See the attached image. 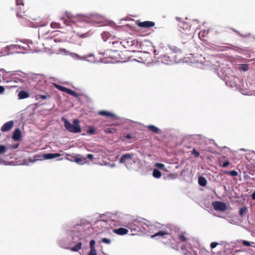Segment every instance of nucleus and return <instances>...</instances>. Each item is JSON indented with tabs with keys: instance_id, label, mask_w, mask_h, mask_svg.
<instances>
[{
	"instance_id": "f257e3e1",
	"label": "nucleus",
	"mask_w": 255,
	"mask_h": 255,
	"mask_svg": "<svg viewBox=\"0 0 255 255\" xmlns=\"http://www.w3.org/2000/svg\"><path fill=\"white\" fill-rule=\"evenodd\" d=\"M62 121L64 123L65 128L70 132L73 133H79L81 131V127L79 125V121L78 119L74 120L73 124H71L67 119L63 118Z\"/></svg>"
},
{
	"instance_id": "f03ea898",
	"label": "nucleus",
	"mask_w": 255,
	"mask_h": 255,
	"mask_svg": "<svg viewBox=\"0 0 255 255\" xmlns=\"http://www.w3.org/2000/svg\"><path fill=\"white\" fill-rule=\"evenodd\" d=\"M133 154L132 153H126L123 154L120 159V163H123L128 168H130L133 163H135V161L133 159Z\"/></svg>"
},
{
	"instance_id": "7ed1b4c3",
	"label": "nucleus",
	"mask_w": 255,
	"mask_h": 255,
	"mask_svg": "<svg viewBox=\"0 0 255 255\" xmlns=\"http://www.w3.org/2000/svg\"><path fill=\"white\" fill-rule=\"evenodd\" d=\"M66 15L68 18L73 23H76L78 21L86 22L90 21L89 17L85 15L78 14L74 16L69 12H66Z\"/></svg>"
},
{
	"instance_id": "20e7f679",
	"label": "nucleus",
	"mask_w": 255,
	"mask_h": 255,
	"mask_svg": "<svg viewBox=\"0 0 255 255\" xmlns=\"http://www.w3.org/2000/svg\"><path fill=\"white\" fill-rule=\"evenodd\" d=\"M212 206L216 211L224 212L227 210L226 205L220 201H215L212 203Z\"/></svg>"
},
{
	"instance_id": "39448f33",
	"label": "nucleus",
	"mask_w": 255,
	"mask_h": 255,
	"mask_svg": "<svg viewBox=\"0 0 255 255\" xmlns=\"http://www.w3.org/2000/svg\"><path fill=\"white\" fill-rule=\"evenodd\" d=\"M180 31L182 33H186L191 30V25L188 22L181 21L178 24Z\"/></svg>"
},
{
	"instance_id": "423d86ee",
	"label": "nucleus",
	"mask_w": 255,
	"mask_h": 255,
	"mask_svg": "<svg viewBox=\"0 0 255 255\" xmlns=\"http://www.w3.org/2000/svg\"><path fill=\"white\" fill-rule=\"evenodd\" d=\"M14 125V123L12 121H10L5 123L0 128V130L2 132H6L8 131L11 129L13 128Z\"/></svg>"
},
{
	"instance_id": "0eeeda50",
	"label": "nucleus",
	"mask_w": 255,
	"mask_h": 255,
	"mask_svg": "<svg viewBox=\"0 0 255 255\" xmlns=\"http://www.w3.org/2000/svg\"><path fill=\"white\" fill-rule=\"evenodd\" d=\"M137 25L142 28H150L155 25V23L150 21H145L143 22H138Z\"/></svg>"
},
{
	"instance_id": "6e6552de",
	"label": "nucleus",
	"mask_w": 255,
	"mask_h": 255,
	"mask_svg": "<svg viewBox=\"0 0 255 255\" xmlns=\"http://www.w3.org/2000/svg\"><path fill=\"white\" fill-rule=\"evenodd\" d=\"M117 53V50H107L104 53V56L106 58L114 59L116 56V54Z\"/></svg>"
},
{
	"instance_id": "1a4fd4ad",
	"label": "nucleus",
	"mask_w": 255,
	"mask_h": 255,
	"mask_svg": "<svg viewBox=\"0 0 255 255\" xmlns=\"http://www.w3.org/2000/svg\"><path fill=\"white\" fill-rule=\"evenodd\" d=\"M21 137V132L19 128H16L14 131H13V133L12 135V138L14 140L16 141H19L20 140Z\"/></svg>"
},
{
	"instance_id": "9d476101",
	"label": "nucleus",
	"mask_w": 255,
	"mask_h": 255,
	"mask_svg": "<svg viewBox=\"0 0 255 255\" xmlns=\"http://www.w3.org/2000/svg\"><path fill=\"white\" fill-rule=\"evenodd\" d=\"M44 81V77L41 74H33V83L38 84Z\"/></svg>"
},
{
	"instance_id": "9b49d317",
	"label": "nucleus",
	"mask_w": 255,
	"mask_h": 255,
	"mask_svg": "<svg viewBox=\"0 0 255 255\" xmlns=\"http://www.w3.org/2000/svg\"><path fill=\"white\" fill-rule=\"evenodd\" d=\"M113 232L119 235H124L127 234L128 232V231L126 228H120L118 229H114L113 230Z\"/></svg>"
},
{
	"instance_id": "f8f14e48",
	"label": "nucleus",
	"mask_w": 255,
	"mask_h": 255,
	"mask_svg": "<svg viewBox=\"0 0 255 255\" xmlns=\"http://www.w3.org/2000/svg\"><path fill=\"white\" fill-rule=\"evenodd\" d=\"M169 233L167 231H158L154 234L151 235L150 237L154 238L158 236L164 237L165 236L168 235Z\"/></svg>"
},
{
	"instance_id": "ddd939ff",
	"label": "nucleus",
	"mask_w": 255,
	"mask_h": 255,
	"mask_svg": "<svg viewBox=\"0 0 255 255\" xmlns=\"http://www.w3.org/2000/svg\"><path fill=\"white\" fill-rule=\"evenodd\" d=\"M59 156L60 154L59 153H47L44 154L43 157L45 159H49L59 157Z\"/></svg>"
},
{
	"instance_id": "4468645a",
	"label": "nucleus",
	"mask_w": 255,
	"mask_h": 255,
	"mask_svg": "<svg viewBox=\"0 0 255 255\" xmlns=\"http://www.w3.org/2000/svg\"><path fill=\"white\" fill-rule=\"evenodd\" d=\"M98 114L100 116H105V117H113L115 116L114 114H113L112 113H111L110 112L106 111H99Z\"/></svg>"
},
{
	"instance_id": "2eb2a0df",
	"label": "nucleus",
	"mask_w": 255,
	"mask_h": 255,
	"mask_svg": "<svg viewBox=\"0 0 255 255\" xmlns=\"http://www.w3.org/2000/svg\"><path fill=\"white\" fill-rule=\"evenodd\" d=\"M82 248V243H78L75 246L70 248V250L73 252H78Z\"/></svg>"
},
{
	"instance_id": "dca6fc26",
	"label": "nucleus",
	"mask_w": 255,
	"mask_h": 255,
	"mask_svg": "<svg viewBox=\"0 0 255 255\" xmlns=\"http://www.w3.org/2000/svg\"><path fill=\"white\" fill-rule=\"evenodd\" d=\"M147 128L149 130L152 131L154 133H158L160 131V130L158 128L153 125L148 126Z\"/></svg>"
},
{
	"instance_id": "f3484780",
	"label": "nucleus",
	"mask_w": 255,
	"mask_h": 255,
	"mask_svg": "<svg viewBox=\"0 0 255 255\" xmlns=\"http://www.w3.org/2000/svg\"><path fill=\"white\" fill-rule=\"evenodd\" d=\"M18 96L19 99H23L28 97L29 95L27 92L24 91H21L19 92Z\"/></svg>"
},
{
	"instance_id": "a211bd4d",
	"label": "nucleus",
	"mask_w": 255,
	"mask_h": 255,
	"mask_svg": "<svg viewBox=\"0 0 255 255\" xmlns=\"http://www.w3.org/2000/svg\"><path fill=\"white\" fill-rule=\"evenodd\" d=\"M65 93H66L71 96H73V97H74L75 98H79V94H78V93L75 92L74 91H73L70 89H68L67 88Z\"/></svg>"
},
{
	"instance_id": "6ab92c4d",
	"label": "nucleus",
	"mask_w": 255,
	"mask_h": 255,
	"mask_svg": "<svg viewBox=\"0 0 255 255\" xmlns=\"http://www.w3.org/2000/svg\"><path fill=\"white\" fill-rule=\"evenodd\" d=\"M50 98V96L48 94H46L45 95H37L35 96V99L37 100H44L47 99H49Z\"/></svg>"
},
{
	"instance_id": "aec40b11",
	"label": "nucleus",
	"mask_w": 255,
	"mask_h": 255,
	"mask_svg": "<svg viewBox=\"0 0 255 255\" xmlns=\"http://www.w3.org/2000/svg\"><path fill=\"white\" fill-rule=\"evenodd\" d=\"M186 235L187 234H186V233H184L182 234L178 235V239L180 240L181 242L183 243L187 241L188 238L186 236Z\"/></svg>"
},
{
	"instance_id": "412c9836",
	"label": "nucleus",
	"mask_w": 255,
	"mask_h": 255,
	"mask_svg": "<svg viewBox=\"0 0 255 255\" xmlns=\"http://www.w3.org/2000/svg\"><path fill=\"white\" fill-rule=\"evenodd\" d=\"M198 183L200 185L205 186L207 184V180L204 177H200L198 178Z\"/></svg>"
},
{
	"instance_id": "4be33fe9",
	"label": "nucleus",
	"mask_w": 255,
	"mask_h": 255,
	"mask_svg": "<svg viewBox=\"0 0 255 255\" xmlns=\"http://www.w3.org/2000/svg\"><path fill=\"white\" fill-rule=\"evenodd\" d=\"M153 176L156 178H159L161 176V173L159 170L155 169L153 171Z\"/></svg>"
},
{
	"instance_id": "5701e85b",
	"label": "nucleus",
	"mask_w": 255,
	"mask_h": 255,
	"mask_svg": "<svg viewBox=\"0 0 255 255\" xmlns=\"http://www.w3.org/2000/svg\"><path fill=\"white\" fill-rule=\"evenodd\" d=\"M248 211L247 208L246 207H243L240 209V210L239 211V214L240 216H243L245 214L247 213Z\"/></svg>"
},
{
	"instance_id": "b1692460",
	"label": "nucleus",
	"mask_w": 255,
	"mask_h": 255,
	"mask_svg": "<svg viewBox=\"0 0 255 255\" xmlns=\"http://www.w3.org/2000/svg\"><path fill=\"white\" fill-rule=\"evenodd\" d=\"M224 173L227 175H230L232 176H237L238 175V172L235 170L232 171H226L224 172Z\"/></svg>"
},
{
	"instance_id": "393cba45",
	"label": "nucleus",
	"mask_w": 255,
	"mask_h": 255,
	"mask_svg": "<svg viewBox=\"0 0 255 255\" xmlns=\"http://www.w3.org/2000/svg\"><path fill=\"white\" fill-rule=\"evenodd\" d=\"M170 49L175 53H182V51L181 49L178 48L177 47L174 46H170Z\"/></svg>"
},
{
	"instance_id": "a878e982",
	"label": "nucleus",
	"mask_w": 255,
	"mask_h": 255,
	"mask_svg": "<svg viewBox=\"0 0 255 255\" xmlns=\"http://www.w3.org/2000/svg\"><path fill=\"white\" fill-rule=\"evenodd\" d=\"M240 69L243 71H247L249 69V65L247 64H242L240 65Z\"/></svg>"
},
{
	"instance_id": "bb28decb",
	"label": "nucleus",
	"mask_w": 255,
	"mask_h": 255,
	"mask_svg": "<svg viewBox=\"0 0 255 255\" xmlns=\"http://www.w3.org/2000/svg\"><path fill=\"white\" fill-rule=\"evenodd\" d=\"M54 86L57 89L59 90L62 92H65L66 91L67 88L65 87L56 84H54Z\"/></svg>"
},
{
	"instance_id": "cd10ccee",
	"label": "nucleus",
	"mask_w": 255,
	"mask_h": 255,
	"mask_svg": "<svg viewBox=\"0 0 255 255\" xmlns=\"http://www.w3.org/2000/svg\"><path fill=\"white\" fill-rule=\"evenodd\" d=\"M87 133L90 134H95L97 133L95 128L94 127H90L87 130Z\"/></svg>"
},
{
	"instance_id": "c85d7f7f",
	"label": "nucleus",
	"mask_w": 255,
	"mask_h": 255,
	"mask_svg": "<svg viewBox=\"0 0 255 255\" xmlns=\"http://www.w3.org/2000/svg\"><path fill=\"white\" fill-rule=\"evenodd\" d=\"M155 166L159 169H162L163 170H165L164 169L165 165L161 163H156L155 164Z\"/></svg>"
},
{
	"instance_id": "c756f323",
	"label": "nucleus",
	"mask_w": 255,
	"mask_h": 255,
	"mask_svg": "<svg viewBox=\"0 0 255 255\" xmlns=\"http://www.w3.org/2000/svg\"><path fill=\"white\" fill-rule=\"evenodd\" d=\"M6 151V147L4 145H0V154H3Z\"/></svg>"
},
{
	"instance_id": "7c9ffc66",
	"label": "nucleus",
	"mask_w": 255,
	"mask_h": 255,
	"mask_svg": "<svg viewBox=\"0 0 255 255\" xmlns=\"http://www.w3.org/2000/svg\"><path fill=\"white\" fill-rule=\"evenodd\" d=\"M110 43H112L113 45H115V47H120L121 45V42L118 40H115L112 42L110 41Z\"/></svg>"
},
{
	"instance_id": "2f4dec72",
	"label": "nucleus",
	"mask_w": 255,
	"mask_h": 255,
	"mask_svg": "<svg viewBox=\"0 0 255 255\" xmlns=\"http://www.w3.org/2000/svg\"><path fill=\"white\" fill-rule=\"evenodd\" d=\"M177 176V174L176 173H170L168 174L167 177L170 179H175Z\"/></svg>"
},
{
	"instance_id": "473e14b6",
	"label": "nucleus",
	"mask_w": 255,
	"mask_h": 255,
	"mask_svg": "<svg viewBox=\"0 0 255 255\" xmlns=\"http://www.w3.org/2000/svg\"><path fill=\"white\" fill-rule=\"evenodd\" d=\"M241 243L242 244L246 246V247H250L251 246V243L247 241H245V240H242L241 241Z\"/></svg>"
},
{
	"instance_id": "72a5a7b5",
	"label": "nucleus",
	"mask_w": 255,
	"mask_h": 255,
	"mask_svg": "<svg viewBox=\"0 0 255 255\" xmlns=\"http://www.w3.org/2000/svg\"><path fill=\"white\" fill-rule=\"evenodd\" d=\"M208 34V32H206L205 30L200 31L199 33V37L201 38V37L205 36L206 34Z\"/></svg>"
},
{
	"instance_id": "f704fd0d",
	"label": "nucleus",
	"mask_w": 255,
	"mask_h": 255,
	"mask_svg": "<svg viewBox=\"0 0 255 255\" xmlns=\"http://www.w3.org/2000/svg\"><path fill=\"white\" fill-rule=\"evenodd\" d=\"M95 241L94 240H91L90 242V249H95Z\"/></svg>"
},
{
	"instance_id": "c9c22d12",
	"label": "nucleus",
	"mask_w": 255,
	"mask_h": 255,
	"mask_svg": "<svg viewBox=\"0 0 255 255\" xmlns=\"http://www.w3.org/2000/svg\"><path fill=\"white\" fill-rule=\"evenodd\" d=\"M192 154H194L195 157H198L200 155V153L195 149H193L192 151Z\"/></svg>"
},
{
	"instance_id": "e433bc0d",
	"label": "nucleus",
	"mask_w": 255,
	"mask_h": 255,
	"mask_svg": "<svg viewBox=\"0 0 255 255\" xmlns=\"http://www.w3.org/2000/svg\"><path fill=\"white\" fill-rule=\"evenodd\" d=\"M109 33L108 32H106L102 33V38L104 41H106V40L108 38V37L109 36Z\"/></svg>"
},
{
	"instance_id": "4c0bfd02",
	"label": "nucleus",
	"mask_w": 255,
	"mask_h": 255,
	"mask_svg": "<svg viewBox=\"0 0 255 255\" xmlns=\"http://www.w3.org/2000/svg\"><path fill=\"white\" fill-rule=\"evenodd\" d=\"M114 130H115V129L113 128H107L105 129V132L107 133H111L114 132Z\"/></svg>"
},
{
	"instance_id": "58836bf2",
	"label": "nucleus",
	"mask_w": 255,
	"mask_h": 255,
	"mask_svg": "<svg viewBox=\"0 0 255 255\" xmlns=\"http://www.w3.org/2000/svg\"><path fill=\"white\" fill-rule=\"evenodd\" d=\"M102 242L107 244H110L111 243V240L107 238H102Z\"/></svg>"
},
{
	"instance_id": "ea45409f",
	"label": "nucleus",
	"mask_w": 255,
	"mask_h": 255,
	"mask_svg": "<svg viewBox=\"0 0 255 255\" xmlns=\"http://www.w3.org/2000/svg\"><path fill=\"white\" fill-rule=\"evenodd\" d=\"M161 61L163 62V61H169V57L168 56H166V55H163L160 57Z\"/></svg>"
},
{
	"instance_id": "a19ab883",
	"label": "nucleus",
	"mask_w": 255,
	"mask_h": 255,
	"mask_svg": "<svg viewBox=\"0 0 255 255\" xmlns=\"http://www.w3.org/2000/svg\"><path fill=\"white\" fill-rule=\"evenodd\" d=\"M54 41L56 43H57V42H62L63 41V38H60V37H58V38H54V39H53Z\"/></svg>"
},
{
	"instance_id": "79ce46f5",
	"label": "nucleus",
	"mask_w": 255,
	"mask_h": 255,
	"mask_svg": "<svg viewBox=\"0 0 255 255\" xmlns=\"http://www.w3.org/2000/svg\"><path fill=\"white\" fill-rule=\"evenodd\" d=\"M89 255H97L96 249H90Z\"/></svg>"
},
{
	"instance_id": "37998d69",
	"label": "nucleus",
	"mask_w": 255,
	"mask_h": 255,
	"mask_svg": "<svg viewBox=\"0 0 255 255\" xmlns=\"http://www.w3.org/2000/svg\"><path fill=\"white\" fill-rule=\"evenodd\" d=\"M78 35L80 38H86V37H87L88 36V33H84V34H79V33H78Z\"/></svg>"
},
{
	"instance_id": "c03bdc74",
	"label": "nucleus",
	"mask_w": 255,
	"mask_h": 255,
	"mask_svg": "<svg viewBox=\"0 0 255 255\" xmlns=\"http://www.w3.org/2000/svg\"><path fill=\"white\" fill-rule=\"evenodd\" d=\"M51 27H53V28H59V24L58 23H54V22H52L51 24Z\"/></svg>"
},
{
	"instance_id": "a18cd8bd",
	"label": "nucleus",
	"mask_w": 255,
	"mask_h": 255,
	"mask_svg": "<svg viewBox=\"0 0 255 255\" xmlns=\"http://www.w3.org/2000/svg\"><path fill=\"white\" fill-rule=\"evenodd\" d=\"M15 1H16V3L17 5L21 4L22 6H23L24 4L23 2V0H15Z\"/></svg>"
},
{
	"instance_id": "49530a36",
	"label": "nucleus",
	"mask_w": 255,
	"mask_h": 255,
	"mask_svg": "<svg viewBox=\"0 0 255 255\" xmlns=\"http://www.w3.org/2000/svg\"><path fill=\"white\" fill-rule=\"evenodd\" d=\"M18 146H19V144L17 143V144H13V145H10L9 147H10V148H12V149H16L18 147Z\"/></svg>"
},
{
	"instance_id": "de8ad7c7",
	"label": "nucleus",
	"mask_w": 255,
	"mask_h": 255,
	"mask_svg": "<svg viewBox=\"0 0 255 255\" xmlns=\"http://www.w3.org/2000/svg\"><path fill=\"white\" fill-rule=\"evenodd\" d=\"M218 245V243L216 242H212L211 245L210 247L212 249L215 248L217 245Z\"/></svg>"
},
{
	"instance_id": "09e8293b",
	"label": "nucleus",
	"mask_w": 255,
	"mask_h": 255,
	"mask_svg": "<svg viewBox=\"0 0 255 255\" xmlns=\"http://www.w3.org/2000/svg\"><path fill=\"white\" fill-rule=\"evenodd\" d=\"M230 163L229 162V161H227L224 162L223 163L222 165H221V166H222V167H227V166L229 165H230Z\"/></svg>"
},
{
	"instance_id": "8fccbe9b",
	"label": "nucleus",
	"mask_w": 255,
	"mask_h": 255,
	"mask_svg": "<svg viewBox=\"0 0 255 255\" xmlns=\"http://www.w3.org/2000/svg\"><path fill=\"white\" fill-rule=\"evenodd\" d=\"M124 137L126 138L130 139L132 138V134L128 133L127 134H124Z\"/></svg>"
},
{
	"instance_id": "3c124183",
	"label": "nucleus",
	"mask_w": 255,
	"mask_h": 255,
	"mask_svg": "<svg viewBox=\"0 0 255 255\" xmlns=\"http://www.w3.org/2000/svg\"><path fill=\"white\" fill-rule=\"evenodd\" d=\"M25 12L24 11H23V14H21V11H20V14H19V13H17V16H18L19 14H20V17H21V18H26L25 17V16H26V14H25Z\"/></svg>"
},
{
	"instance_id": "603ef678",
	"label": "nucleus",
	"mask_w": 255,
	"mask_h": 255,
	"mask_svg": "<svg viewBox=\"0 0 255 255\" xmlns=\"http://www.w3.org/2000/svg\"><path fill=\"white\" fill-rule=\"evenodd\" d=\"M87 157L88 158L91 159V160H92L93 159V158H94V156L92 154H87Z\"/></svg>"
},
{
	"instance_id": "864d4df0",
	"label": "nucleus",
	"mask_w": 255,
	"mask_h": 255,
	"mask_svg": "<svg viewBox=\"0 0 255 255\" xmlns=\"http://www.w3.org/2000/svg\"><path fill=\"white\" fill-rule=\"evenodd\" d=\"M4 88L2 86H0V94H2L4 93Z\"/></svg>"
},
{
	"instance_id": "5fc2aeb1",
	"label": "nucleus",
	"mask_w": 255,
	"mask_h": 255,
	"mask_svg": "<svg viewBox=\"0 0 255 255\" xmlns=\"http://www.w3.org/2000/svg\"><path fill=\"white\" fill-rule=\"evenodd\" d=\"M75 161L77 162H78V163H80V162H82L83 161L82 159L81 158H76L75 159Z\"/></svg>"
},
{
	"instance_id": "6e6d98bb",
	"label": "nucleus",
	"mask_w": 255,
	"mask_h": 255,
	"mask_svg": "<svg viewBox=\"0 0 255 255\" xmlns=\"http://www.w3.org/2000/svg\"><path fill=\"white\" fill-rule=\"evenodd\" d=\"M252 197L253 200H255V191L252 194Z\"/></svg>"
},
{
	"instance_id": "4d7b16f0",
	"label": "nucleus",
	"mask_w": 255,
	"mask_h": 255,
	"mask_svg": "<svg viewBox=\"0 0 255 255\" xmlns=\"http://www.w3.org/2000/svg\"><path fill=\"white\" fill-rule=\"evenodd\" d=\"M64 23H65L67 25H68V21L64 20Z\"/></svg>"
},
{
	"instance_id": "13d9d810",
	"label": "nucleus",
	"mask_w": 255,
	"mask_h": 255,
	"mask_svg": "<svg viewBox=\"0 0 255 255\" xmlns=\"http://www.w3.org/2000/svg\"><path fill=\"white\" fill-rule=\"evenodd\" d=\"M154 55H156V50H154Z\"/></svg>"
},
{
	"instance_id": "bf43d9fd",
	"label": "nucleus",
	"mask_w": 255,
	"mask_h": 255,
	"mask_svg": "<svg viewBox=\"0 0 255 255\" xmlns=\"http://www.w3.org/2000/svg\"><path fill=\"white\" fill-rule=\"evenodd\" d=\"M151 227L152 228H155V227H154V226H151Z\"/></svg>"
}]
</instances>
